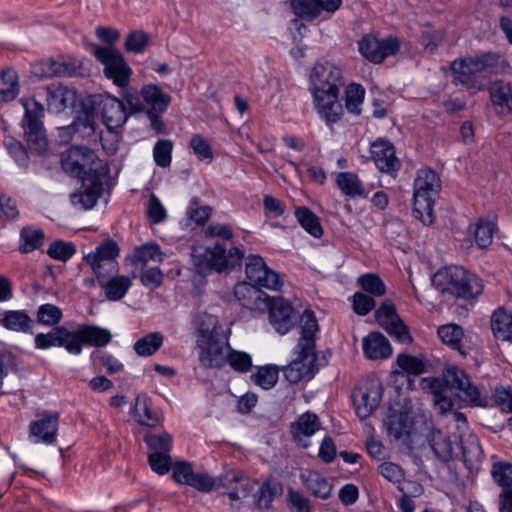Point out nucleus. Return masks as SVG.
I'll return each mask as SVG.
<instances>
[{
  "label": "nucleus",
  "mask_w": 512,
  "mask_h": 512,
  "mask_svg": "<svg viewBox=\"0 0 512 512\" xmlns=\"http://www.w3.org/2000/svg\"><path fill=\"white\" fill-rule=\"evenodd\" d=\"M91 104H97L100 107L103 123L109 130L117 129L127 121L128 115L124 103L116 97L99 96L91 101Z\"/></svg>",
  "instance_id": "21"
},
{
  "label": "nucleus",
  "mask_w": 512,
  "mask_h": 512,
  "mask_svg": "<svg viewBox=\"0 0 512 512\" xmlns=\"http://www.w3.org/2000/svg\"><path fill=\"white\" fill-rule=\"evenodd\" d=\"M300 480L314 497L327 500L332 496L333 484L318 471L305 470L300 474Z\"/></svg>",
  "instance_id": "29"
},
{
  "label": "nucleus",
  "mask_w": 512,
  "mask_h": 512,
  "mask_svg": "<svg viewBox=\"0 0 512 512\" xmlns=\"http://www.w3.org/2000/svg\"><path fill=\"white\" fill-rule=\"evenodd\" d=\"M491 101L505 114L512 113V89L509 83L495 82L490 88Z\"/></svg>",
  "instance_id": "39"
},
{
  "label": "nucleus",
  "mask_w": 512,
  "mask_h": 512,
  "mask_svg": "<svg viewBox=\"0 0 512 512\" xmlns=\"http://www.w3.org/2000/svg\"><path fill=\"white\" fill-rule=\"evenodd\" d=\"M164 335L160 332H151L138 339L133 349L138 356L149 357L154 355L163 345Z\"/></svg>",
  "instance_id": "40"
},
{
  "label": "nucleus",
  "mask_w": 512,
  "mask_h": 512,
  "mask_svg": "<svg viewBox=\"0 0 512 512\" xmlns=\"http://www.w3.org/2000/svg\"><path fill=\"white\" fill-rule=\"evenodd\" d=\"M189 146L193 150V153L197 156V158L199 160H201V161L207 160L208 162L212 161L213 152H212L211 145L200 134H194L191 137Z\"/></svg>",
  "instance_id": "57"
},
{
  "label": "nucleus",
  "mask_w": 512,
  "mask_h": 512,
  "mask_svg": "<svg viewBox=\"0 0 512 512\" xmlns=\"http://www.w3.org/2000/svg\"><path fill=\"white\" fill-rule=\"evenodd\" d=\"M35 346L38 349L63 347L69 354L74 355L72 331L65 326H56L46 334H37L35 336Z\"/></svg>",
  "instance_id": "26"
},
{
  "label": "nucleus",
  "mask_w": 512,
  "mask_h": 512,
  "mask_svg": "<svg viewBox=\"0 0 512 512\" xmlns=\"http://www.w3.org/2000/svg\"><path fill=\"white\" fill-rule=\"evenodd\" d=\"M212 214V208L208 205H200V200L195 197L191 200L187 209V215L198 225H204Z\"/></svg>",
  "instance_id": "58"
},
{
  "label": "nucleus",
  "mask_w": 512,
  "mask_h": 512,
  "mask_svg": "<svg viewBox=\"0 0 512 512\" xmlns=\"http://www.w3.org/2000/svg\"><path fill=\"white\" fill-rule=\"evenodd\" d=\"M25 138L31 151L42 153L47 148V139L43 124L24 125Z\"/></svg>",
  "instance_id": "44"
},
{
  "label": "nucleus",
  "mask_w": 512,
  "mask_h": 512,
  "mask_svg": "<svg viewBox=\"0 0 512 512\" xmlns=\"http://www.w3.org/2000/svg\"><path fill=\"white\" fill-rule=\"evenodd\" d=\"M80 66L73 61L44 60L35 67V73L42 77H72L79 74Z\"/></svg>",
  "instance_id": "32"
},
{
  "label": "nucleus",
  "mask_w": 512,
  "mask_h": 512,
  "mask_svg": "<svg viewBox=\"0 0 512 512\" xmlns=\"http://www.w3.org/2000/svg\"><path fill=\"white\" fill-rule=\"evenodd\" d=\"M279 370L274 365L260 367L251 378L253 382L263 389L272 388L278 381Z\"/></svg>",
  "instance_id": "51"
},
{
  "label": "nucleus",
  "mask_w": 512,
  "mask_h": 512,
  "mask_svg": "<svg viewBox=\"0 0 512 512\" xmlns=\"http://www.w3.org/2000/svg\"><path fill=\"white\" fill-rule=\"evenodd\" d=\"M71 331L74 355L81 354L85 345L105 347L112 340V334L108 329L93 324H80Z\"/></svg>",
  "instance_id": "13"
},
{
  "label": "nucleus",
  "mask_w": 512,
  "mask_h": 512,
  "mask_svg": "<svg viewBox=\"0 0 512 512\" xmlns=\"http://www.w3.org/2000/svg\"><path fill=\"white\" fill-rule=\"evenodd\" d=\"M61 319L62 311L53 304H43L38 308L37 320L44 325H56Z\"/></svg>",
  "instance_id": "59"
},
{
  "label": "nucleus",
  "mask_w": 512,
  "mask_h": 512,
  "mask_svg": "<svg viewBox=\"0 0 512 512\" xmlns=\"http://www.w3.org/2000/svg\"><path fill=\"white\" fill-rule=\"evenodd\" d=\"M389 437L406 444L410 441L414 430V419L405 409H390L385 420Z\"/></svg>",
  "instance_id": "20"
},
{
  "label": "nucleus",
  "mask_w": 512,
  "mask_h": 512,
  "mask_svg": "<svg viewBox=\"0 0 512 512\" xmlns=\"http://www.w3.org/2000/svg\"><path fill=\"white\" fill-rule=\"evenodd\" d=\"M494 482L501 487V490L512 487V464L508 462L494 463L491 469Z\"/></svg>",
  "instance_id": "50"
},
{
  "label": "nucleus",
  "mask_w": 512,
  "mask_h": 512,
  "mask_svg": "<svg viewBox=\"0 0 512 512\" xmlns=\"http://www.w3.org/2000/svg\"><path fill=\"white\" fill-rule=\"evenodd\" d=\"M226 362H228L234 370L239 372H247L252 366L251 356L241 351L232 350L227 354L225 353V363Z\"/></svg>",
  "instance_id": "60"
},
{
  "label": "nucleus",
  "mask_w": 512,
  "mask_h": 512,
  "mask_svg": "<svg viewBox=\"0 0 512 512\" xmlns=\"http://www.w3.org/2000/svg\"><path fill=\"white\" fill-rule=\"evenodd\" d=\"M3 144L19 166H28V154L20 141L8 137L4 139Z\"/></svg>",
  "instance_id": "61"
},
{
  "label": "nucleus",
  "mask_w": 512,
  "mask_h": 512,
  "mask_svg": "<svg viewBox=\"0 0 512 512\" xmlns=\"http://www.w3.org/2000/svg\"><path fill=\"white\" fill-rule=\"evenodd\" d=\"M283 494V486L276 478H267L253 493L254 504L258 510L268 511L272 508V503L276 498Z\"/></svg>",
  "instance_id": "28"
},
{
  "label": "nucleus",
  "mask_w": 512,
  "mask_h": 512,
  "mask_svg": "<svg viewBox=\"0 0 512 512\" xmlns=\"http://www.w3.org/2000/svg\"><path fill=\"white\" fill-rule=\"evenodd\" d=\"M173 142L169 139H162L156 142L153 149L155 163L162 168L169 167L172 159Z\"/></svg>",
  "instance_id": "55"
},
{
  "label": "nucleus",
  "mask_w": 512,
  "mask_h": 512,
  "mask_svg": "<svg viewBox=\"0 0 512 512\" xmlns=\"http://www.w3.org/2000/svg\"><path fill=\"white\" fill-rule=\"evenodd\" d=\"M125 100L133 113L145 112L150 125L157 133L164 131L161 114L164 113L171 97L154 84L144 85L140 92H127Z\"/></svg>",
  "instance_id": "5"
},
{
  "label": "nucleus",
  "mask_w": 512,
  "mask_h": 512,
  "mask_svg": "<svg viewBox=\"0 0 512 512\" xmlns=\"http://www.w3.org/2000/svg\"><path fill=\"white\" fill-rule=\"evenodd\" d=\"M319 327L313 312L305 311L300 318V338L297 348L298 356L283 368L284 376L290 383L311 379L317 371L316 333Z\"/></svg>",
  "instance_id": "3"
},
{
  "label": "nucleus",
  "mask_w": 512,
  "mask_h": 512,
  "mask_svg": "<svg viewBox=\"0 0 512 512\" xmlns=\"http://www.w3.org/2000/svg\"><path fill=\"white\" fill-rule=\"evenodd\" d=\"M107 177L83 176L79 191L71 194L74 207L88 210L93 208L103 193V185Z\"/></svg>",
  "instance_id": "17"
},
{
  "label": "nucleus",
  "mask_w": 512,
  "mask_h": 512,
  "mask_svg": "<svg viewBox=\"0 0 512 512\" xmlns=\"http://www.w3.org/2000/svg\"><path fill=\"white\" fill-rule=\"evenodd\" d=\"M508 62L495 52H484L475 56L453 61L451 69L455 79L469 89L483 90L490 81L491 74H503Z\"/></svg>",
  "instance_id": "2"
},
{
  "label": "nucleus",
  "mask_w": 512,
  "mask_h": 512,
  "mask_svg": "<svg viewBox=\"0 0 512 512\" xmlns=\"http://www.w3.org/2000/svg\"><path fill=\"white\" fill-rule=\"evenodd\" d=\"M132 285V281L128 276H112L108 281L100 282L105 296L110 301H118L122 299Z\"/></svg>",
  "instance_id": "38"
},
{
  "label": "nucleus",
  "mask_w": 512,
  "mask_h": 512,
  "mask_svg": "<svg viewBox=\"0 0 512 512\" xmlns=\"http://www.w3.org/2000/svg\"><path fill=\"white\" fill-rule=\"evenodd\" d=\"M365 89L356 83H351L346 88L345 106L346 109L355 115L361 113L360 106L363 103Z\"/></svg>",
  "instance_id": "48"
},
{
  "label": "nucleus",
  "mask_w": 512,
  "mask_h": 512,
  "mask_svg": "<svg viewBox=\"0 0 512 512\" xmlns=\"http://www.w3.org/2000/svg\"><path fill=\"white\" fill-rule=\"evenodd\" d=\"M371 156L381 172L393 175L401 167L399 159L395 156V148L389 141L379 139L372 143Z\"/></svg>",
  "instance_id": "24"
},
{
  "label": "nucleus",
  "mask_w": 512,
  "mask_h": 512,
  "mask_svg": "<svg viewBox=\"0 0 512 512\" xmlns=\"http://www.w3.org/2000/svg\"><path fill=\"white\" fill-rule=\"evenodd\" d=\"M320 427L318 416L312 412H305L291 424V434L298 445L307 448L310 445L307 438L315 434Z\"/></svg>",
  "instance_id": "27"
},
{
  "label": "nucleus",
  "mask_w": 512,
  "mask_h": 512,
  "mask_svg": "<svg viewBox=\"0 0 512 512\" xmlns=\"http://www.w3.org/2000/svg\"><path fill=\"white\" fill-rule=\"evenodd\" d=\"M310 82L320 117L328 124L338 122L343 114L339 101V90L344 85L342 70L330 62L317 63L311 71Z\"/></svg>",
  "instance_id": "1"
},
{
  "label": "nucleus",
  "mask_w": 512,
  "mask_h": 512,
  "mask_svg": "<svg viewBox=\"0 0 512 512\" xmlns=\"http://www.w3.org/2000/svg\"><path fill=\"white\" fill-rule=\"evenodd\" d=\"M341 4L342 0H290L294 14L306 21H313L322 15L329 18Z\"/></svg>",
  "instance_id": "15"
},
{
  "label": "nucleus",
  "mask_w": 512,
  "mask_h": 512,
  "mask_svg": "<svg viewBox=\"0 0 512 512\" xmlns=\"http://www.w3.org/2000/svg\"><path fill=\"white\" fill-rule=\"evenodd\" d=\"M144 441L149 449L153 450L152 453H170L172 448V437L167 432L159 435L148 433L145 435Z\"/></svg>",
  "instance_id": "56"
},
{
  "label": "nucleus",
  "mask_w": 512,
  "mask_h": 512,
  "mask_svg": "<svg viewBox=\"0 0 512 512\" xmlns=\"http://www.w3.org/2000/svg\"><path fill=\"white\" fill-rule=\"evenodd\" d=\"M196 346L199 361L205 367H221L225 364V347L228 340L216 316L206 312L195 316Z\"/></svg>",
  "instance_id": "4"
},
{
  "label": "nucleus",
  "mask_w": 512,
  "mask_h": 512,
  "mask_svg": "<svg viewBox=\"0 0 512 512\" xmlns=\"http://www.w3.org/2000/svg\"><path fill=\"white\" fill-rule=\"evenodd\" d=\"M134 417L140 425L154 428L161 424L160 415L152 408V401L146 395L136 398L134 407Z\"/></svg>",
  "instance_id": "33"
},
{
  "label": "nucleus",
  "mask_w": 512,
  "mask_h": 512,
  "mask_svg": "<svg viewBox=\"0 0 512 512\" xmlns=\"http://www.w3.org/2000/svg\"><path fill=\"white\" fill-rule=\"evenodd\" d=\"M336 183L339 189L349 197L366 198L368 192L359 177L353 172H341L336 177Z\"/></svg>",
  "instance_id": "36"
},
{
  "label": "nucleus",
  "mask_w": 512,
  "mask_h": 512,
  "mask_svg": "<svg viewBox=\"0 0 512 512\" xmlns=\"http://www.w3.org/2000/svg\"><path fill=\"white\" fill-rule=\"evenodd\" d=\"M378 324L384 328L387 333L396 338L397 341L409 344L412 337L408 327L398 316L395 306L392 303H383L375 312Z\"/></svg>",
  "instance_id": "16"
},
{
  "label": "nucleus",
  "mask_w": 512,
  "mask_h": 512,
  "mask_svg": "<svg viewBox=\"0 0 512 512\" xmlns=\"http://www.w3.org/2000/svg\"><path fill=\"white\" fill-rule=\"evenodd\" d=\"M215 480V488L224 489L231 501V506L237 509L241 507L242 501L250 495H253L256 487H258L257 479L234 470L221 474Z\"/></svg>",
  "instance_id": "9"
},
{
  "label": "nucleus",
  "mask_w": 512,
  "mask_h": 512,
  "mask_svg": "<svg viewBox=\"0 0 512 512\" xmlns=\"http://www.w3.org/2000/svg\"><path fill=\"white\" fill-rule=\"evenodd\" d=\"M358 283L363 290L376 296H382L386 292L383 281L376 274L368 273L362 275L359 277Z\"/></svg>",
  "instance_id": "62"
},
{
  "label": "nucleus",
  "mask_w": 512,
  "mask_h": 512,
  "mask_svg": "<svg viewBox=\"0 0 512 512\" xmlns=\"http://www.w3.org/2000/svg\"><path fill=\"white\" fill-rule=\"evenodd\" d=\"M295 217L302 228L315 238H320L323 234V228L320 220L315 213L307 207H297Z\"/></svg>",
  "instance_id": "41"
},
{
  "label": "nucleus",
  "mask_w": 512,
  "mask_h": 512,
  "mask_svg": "<svg viewBox=\"0 0 512 512\" xmlns=\"http://www.w3.org/2000/svg\"><path fill=\"white\" fill-rule=\"evenodd\" d=\"M46 93V104L49 112L60 113L68 108H74L77 93L73 88L61 83H53L43 89Z\"/></svg>",
  "instance_id": "22"
},
{
  "label": "nucleus",
  "mask_w": 512,
  "mask_h": 512,
  "mask_svg": "<svg viewBox=\"0 0 512 512\" xmlns=\"http://www.w3.org/2000/svg\"><path fill=\"white\" fill-rule=\"evenodd\" d=\"M234 296L243 307L254 309L257 307V302L264 301L268 295L251 282H240L234 287Z\"/></svg>",
  "instance_id": "35"
},
{
  "label": "nucleus",
  "mask_w": 512,
  "mask_h": 512,
  "mask_svg": "<svg viewBox=\"0 0 512 512\" xmlns=\"http://www.w3.org/2000/svg\"><path fill=\"white\" fill-rule=\"evenodd\" d=\"M438 336L443 343L459 350L460 342L463 337V329L456 324H446L438 328Z\"/></svg>",
  "instance_id": "53"
},
{
  "label": "nucleus",
  "mask_w": 512,
  "mask_h": 512,
  "mask_svg": "<svg viewBox=\"0 0 512 512\" xmlns=\"http://www.w3.org/2000/svg\"><path fill=\"white\" fill-rule=\"evenodd\" d=\"M89 265L97 275L98 282H102L101 278L113 275L118 271L116 258H87Z\"/></svg>",
  "instance_id": "49"
},
{
  "label": "nucleus",
  "mask_w": 512,
  "mask_h": 512,
  "mask_svg": "<svg viewBox=\"0 0 512 512\" xmlns=\"http://www.w3.org/2000/svg\"><path fill=\"white\" fill-rule=\"evenodd\" d=\"M383 397V386L379 379L364 380L353 390L352 399L357 416L360 419L370 417L379 407Z\"/></svg>",
  "instance_id": "10"
},
{
  "label": "nucleus",
  "mask_w": 512,
  "mask_h": 512,
  "mask_svg": "<svg viewBox=\"0 0 512 512\" xmlns=\"http://www.w3.org/2000/svg\"><path fill=\"white\" fill-rule=\"evenodd\" d=\"M442 290H449L457 296L469 298L482 292L481 281L475 275H470L463 266L447 265L439 269L433 277Z\"/></svg>",
  "instance_id": "7"
},
{
  "label": "nucleus",
  "mask_w": 512,
  "mask_h": 512,
  "mask_svg": "<svg viewBox=\"0 0 512 512\" xmlns=\"http://www.w3.org/2000/svg\"><path fill=\"white\" fill-rule=\"evenodd\" d=\"M21 102L25 109L24 125L29 124H43L42 118L44 117L43 105L32 99H21Z\"/></svg>",
  "instance_id": "54"
},
{
  "label": "nucleus",
  "mask_w": 512,
  "mask_h": 512,
  "mask_svg": "<svg viewBox=\"0 0 512 512\" xmlns=\"http://www.w3.org/2000/svg\"><path fill=\"white\" fill-rule=\"evenodd\" d=\"M400 49L397 38L387 37L378 39L374 35H365L358 42L360 54L369 62L382 63L387 57L395 55Z\"/></svg>",
  "instance_id": "12"
},
{
  "label": "nucleus",
  "mask_w": 512,
  "mask_h": 512,
  "mask_svg": "<svg viewBox=\"0 0 512 512\" xmlns=\"http://www.w3.org/2000/svg\"><path fill=\"white\" fill-rule=\"evenodd\" d=\"M445 384L458 391L459 400L469 406H484L479 389L474 386L466 372L455 365L447 366L443 372Z\"/></svg>",
  "instance_id": "11"
},
{
  "label": "nucleus",
  "mask_w": 512,
  "mask_h": 512,
  "mask_svg": "<svg viewBox=\"0 0 512 512\" xmlns=\"http://www.w3.org/2000/svg\"><path fill=\"white\" fill-rule=\"evenodd\" d=\"M91 52L95 58L104 65V74L119 87H125L132 74L123 56L113 47H102L91 44Z\"/></svg>",
  "instance_id": "8"
},
{
  "label": "nucleus",
  "mask_w": 512,
  "mask_h": 512,
  "mask_svg": "<svg viewBox=\"0 0 512 512\" xmlns=\"http://www.w3.org/2000/svg\"><path fill=\"white\" fill-rule=\"evenodd\" d=\"M413 215L425 225L434 222L433 208L441 190L439 175L429 167L417 171L413 185Z\"/></svg>",
  "instance_id": "6"
},
{
  "label": "nucleus",
  "mask_w": 512,
  "mask_h": 512,
  "mask_svg": "<svg viewBox=\"0 0 512 512\" xmlns=\"http://www.w3.org/2000/svg\"><path fill=\"white\" fill-rule=\"evenodd\" d=\"M364 355L370 360L389 358L393 349L389 340L380 332H371L362 340Z\"/></svg>",
  "instance_id": "30"
},
{
  "label": "nucleus",
  "mask_w": 512,
  "mask_h": 512,
  "mask_svg": "<svg viewBox=\"0 0 512 512\" xmlns=\"http://www.w3.org/2000/svg\"><path fill=\"white\" fill-rule=\"evenodd\" d=\"M430 446L436 456L442 461H448L452 457L453 446L446 435L437 431L432 434Z\"/></svg>",
  "instance_id": "47"
},
{
  "label": "nucleus",
  "mask_w": 512,
  "mask_h": 512,
  "mask_svg": "<svg viewBox=\"0 0 512 512\" xmlns=\"http://www.w3.org/2000/svg\"><path fill=\"white\" fill-rule=\"evenodd\" d=\"M77 154V167L80 170L81 178L83 176L107 177L109 174L108 165L101 160L96 153L87 147H71Z\"/></svg>",
  "instance_id": "25"
},
{
  "label": "nucleus",
  "mask_w": 512,
  "mask_h": 512,
  "mask_svg": "<svg viewBox=\"0 0 512 512\" xmlns=\"http://www.w3.org/2000/svg\"><path fill=\"white\" fill-rule=\"evenodd\" d=\"M19 93L18 76L14 70H5L0 75V100H14Z\"/></svg>",
  "instance_id": "45"
},
{
  "label": "nucleus",
  "mask_w": 512,
  "mask_h": 512,
  "mask_svg": "<svg viewBox=\"0 0 512 512\" xmlns=\"http://www.w3.org/2000/svg\"><path fill=\"white\" fill-rule=\"evenodd\" d=\"M490 326L497 339L512 341V313L504 308H498L491 315Z\"/></svg>",
  "instance_id": "34"
},
{
  "label": "nucleus",
  "mask_w": 512,
  "mask_h": 512,
  "mask_svg": "<svg viewBox=\"0 0 512 512\" xmlns=\"http://www.w3.org/2000/svg\"><path fill=\"white\" fill-rule=\"evenodd\" d=\"M149 37L142 31L131 32L125 40V48L133 53H142L147 47Z\"/></svg>",
  "instance_id": "63"
},
{
  "label": "nucleus",
  "mask_w": 512,
  "mask_h": 512,
  "mask_svg": "<svg viewBox=\"0 0 512 512\" xmlns=\"http://www.w3.org/2000/svg\"><path fill=\"white\" fill-rule=\"evenodd\" d=\"M44 240V232L39 228L27 226L21 229L19 251L22 254L31 253L40 246Z\"/></svg>",
  "instance_id": "43"
},
{
  "label": "nucleus",
  "mask_w": 512,
  "mask_h": 512,
  "mask_svg": "<svg viewBox=\"0 0 512 512\" xmlns=\"http://www.w3.org/2000/svg\"><path fill=\"white\" fill-rule=\"evenodd\" d=\"M59 415L57 413H44L29 425V437L34 443L53 444L58 432Z\"/></svg>",
  "instance_id": "23"
},
{
  "label": "nucleus",
  "mask_w": 512,
  "mask_h": 512,
  "mask_svg": "<svg viewBox=\"0 0 512 512\" xmlns=\"http://www.w3.org/2000/svg\"><path fill=\"white\" fill-rule=\"evenodd\" d=\"M245 272L250 282L261 288L277 290L283 284L279 274L271 270L265 264L263 258H249Z\"/></svg>",
  "instance_id": "19"
},
{
  "label": "nucleus",
  "mask_w": 512,
  "mask_h": 512,
  "mask_svg": "<svg viewBox=\"0 0 512 512\" xmlns=\"http://www.w3.org/2000/svg\"><path fill=\"white\" fill-rule=\"evenodd\" d=\"M396 364L400 370H395L397 374L420 375L425 372V362L422 358L409 354H399L396 358Z\"/></svg>",
  "instance_id": "46"
},
{
  "label": "nucleus",
  "mask_w": 512,
  "mask_h": 512,
  "mask_svg": "<svg viewBox=\"0 0 512 512\" xmlns=\"http://www.w3.org/2000/svg\"><path fill=\"white\" fill-rule=\"evenodd\" d=\"M267 302L269 322L279 334L288 333L295 323V312L291 303L283 297L264 298Z\"/></svg>",
  "instance_id": "14"
},
{
  "label": "nucleus",
  "mask_w": 512,
  "mask_h": 512,
  "mask_svg": "<svg viewBox=\"0 0 512 512\" xmlns=\"http://www.w3.org/2000/svg\"><path fill=\"white\" fill-rule=\"evenodd\" d=\"M286 503L290 512H312L310 498L293 488L287 490Z\"/></svg>",
  "instance_id": "52"
},
{
  "label": "nucleus",
  "mask_w": 512,
  "mask_h": 512,
  "mask_svg": "<svg viewBox=\"0 0 512 512\" xmlns=\"http://www.w3.org/2000/svg\"><path fill=\"white\" fill-rule=\"evenodd\" d=\"M242 258H196L194 266L200 275L212 272L228 274L241 267Z\"/></svg>",
  "instance_id": "31"
},
{
  "label": "nucleus",
  "mask_w": 512,
  "mask_h": 512,
  "mask_svg": "<svg viewBox=\"0 0 512 512\" xmlns=\"http://www.w3.org/2000/svg\"><path fill=\"white\" fill-rule=\"evenodd\" d=\"M32 320L29 315L22 310L5 311L0 320V324L7 330L26 333L31 329Z\"/></svg>",
  "instance_id": "37"
},
{
  "label": "nucleus",
  "mask_w": 512,
  "mask_h": 512,
  "mask_svg": "<svg viewBox=\"0 0 512 512\" xmlns=\"http://www.w3.org/2000/svg\"><path fill=\"white\" fill-rule=\"evenodd\" d=\"M378 472L389 482L394 484H401L404 480L405 473L403 469L392 462H384L379 465Z\"/></svg>",
  "instance_id": "64"
},
{
  "label": "nucleus",
  "mask_w": 512,
  "mask_h": 512,
  "mask_svg": "<svg viewBox=\"0 0 512 512\" xmlns=\"http://www.w3.org/2000/svg\"><path fill=\"white\" fill-rule=\"evenodd\" d=\"M497 231V224L494 220L480 218L475 224L474 241L476 245L485 249L492 244L493 235Z\"/></svg>",
  "instance_id": "42"
},
{
  "label": "nucleus",
  "mask_w": 512,
  "mask_h": 512,
  "mask_svg": "<svg viewBox=\"0 0 512 512\" xmlns=\"http://www.w3.org/2000/svg\"><path fill=\"white\" fill-rule=\"evenodd\" d=\"M172 470L177 483L189 485L200 492H211L216 486L214 478L207 473H194L192 466L187 462H176Z\"/></svg>",
  "instance_id": "18"
}]
</instances>
